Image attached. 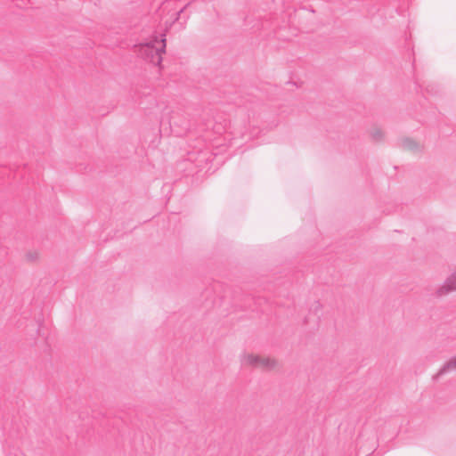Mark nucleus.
Listing matches in <instances>:
<instances>
[{
	"label": "nucleus",
	"mask_w": 456,
	"mask_h": 456,
	"mask_svg": "<svg viewBox=\"0 0 456 456\" xmlns=\"http://www.w3.org/2000/svg\"><path fill=\"white\" fill-rule=\"evenodd\" d=\"M166 39L158 40L156 37L149 42L138 45V53L142 58L151 63L159 66L162 61V53L165 52Z\"/></svg>",
	"instance_id": "f257e3e1"
},
{
	"label": "nucleus",
	"mask_w": 456,
	"mask_h": 456,
	"mask_svg": "<svg viewBox=\"0 0 456 456\" xmlns=\"http://www.w3.org/2000/svg\"><path fill=\"white\" fill-rule=\"evenodd\" d=\"M243 364L250 365L263 370L273 369L277 362L274 359L266 356H260L253 354H247L242 359Z\"/></svg>",
	"instance_id": "f03ea898"
},
{
	"label": "nucleus",
	"mask_w": 456,
	"mask_h": 456,
	"mask_svg": "<svg viewBox=\"0 0 456 456\" xmlns=\"http://www.w3.org/2000/svg\"><path fill=\"white\" fill-rule=\"evenodd\" d=\"M451 291H456V270L450 274L444 283L436 290V295L441 297Z\"/></svg>",
	"instance_id": "7ed1b4c3"
},
{
	"label": "nucleus",
	"mask_w": 456,
	"mask_h": 456,
	"mask_svg": "<svg viewBox=\"0 0 456 456\" xmlns=\"http://www.w3.org/2000/svg\"><path fill=\"white\" fill-rule=\"evenodd\" d=\"M456 370V356L451 359L448 362L444 364V366L438 372V376H442L450 371Z\"/></svg>",
	"instance_id": "20e7f679"
},
{
	"label": "nucleus",
	"mask_w": 456,
	"mask_h": 456,
	"mask_svg": "<svg viewBox=\"0 0 456 456\" xmlns=\"http://www.w3.org/2000/svg\"><path fill=\"white\" fill-rule=\"evenodd\" d=\"M370 134L371 138L375 141L381 140L384 135L382 129L378 126L372 127L370 131Z\"/></svg>",
	"instance_id": "39448f33"
},
{
	"label": "nucleus",
	"mask_w": 456,
	"mask_h": 456,
	"mask_svg": "<svg viewBox=\"0 0 456 456\" xmlns=\"http://www.w3.org/2000/svg\"><path fill=\"white\" fill-rule=\"evenodd\" d=\"M25 257L28 261L35 262L39 258V252L37 250L28 251Z\"/></svg>",
	"instance_id": "423d86ee"
},
{
	"label": "nucleus",
	"mask_w": 456,
	"mask_h": 456,
	"mask_svg": "<svg viewBox=\"0 0 456 456\" xmlns=\"http://www.w3.org/2000/svg\"><path fill=\"white\" fill-rule=\"evenodd\" d=\"M403 143L406 148L411 150H413L417 147L416 143L410 139L404 140Z\"/></svg>",
	"instance_id": "0eeeda50"
}]
</instances>
